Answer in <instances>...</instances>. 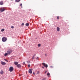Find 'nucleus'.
Returning <instances> with one entry per match:
<instances>
[{"label":"nucleus","mask_w":80,"mask_h":80,"mask_svg":"<svg viewBox=\"0 0 80 80\" xmlns=\"http://www.w3.org/2000/svg\"><path fill=\"white\" fill-rule=\"evenodd\" d=\"M17 67L18 68H20L21 67V65L20 64L17 65Z\"/></svg>","instance_id":"obj_8"},{"label":"nucleus","mask_w":80,"mask_h":80,"mask_svg":"<svg viewBox=\"0 0 80 80\" xmlns=\"http://www.w3.org/2000/svg\"><path fill=\"white\" fill-rule=\"evenodd\" d=\"M33 75H35V72H33Z\"/></svg>","instance_id":"obj_31"},{"label":"nucleus","mask_w":80,"mask_h":80,"mask_svg":"<svg viewBox=\"0 0 80 80\" xmlns=\"http://www.w3.org/2000/svg\"><path fill=\"white\" fill-rule=\"evenodd\" d=\"M14 28V27L13 26H12L11 27V28H12V29Z\"/></svg>","instance_id":"obj_20"},{"label":"nucleus","mask_w":80,"mask_h":80,"mask_svg":"<svg viewBox=\"0 0 80 80\" xmlns=\"http://www.w3.org/2000/svg\"><path fill=\"white\" fill-rule=\"evenodd\" d=\"M7 40V38L5 37L2 38V41L3 42H5Z\"/></svg>","instance_id":"obj_1"},{"label":"nucleus","mask_w":80,"mask_h":80,"mask_svg":"<svg viewBox=\"0 0 80 80\" xmlns=\"http://www.w3.org/2000/svg\"><path fill=\"white\" fill-rule=\"evenodd\" d=\"M28 67L29 68L30 67V64L28 65Z\"/></svg>","instance_id":"obj_25"},{"label":"nucleus","mask_w":80,"mask_h":80,"mask_svg":"<svg viewBox=\"0 0 80 80\" xmlns=\"http://www.w3.org/2000/svg\"><path fill=\"white\" fill-rule=\"evenodd\" d=\"M20 6H22V3L20 4Z\"/></svg>","instance_id":"obj_29"},{"label":"nucleus","mask_w":80,"mask_h":80,"mask_svg":"<svg viewBox=\"0 0 80 80\" xmlns=\"http://www.w3.org/2000/svg\"><path fill=\"white\" fill-rule=\"evenodd\" d=\"M14 64L15 65H18V62H14Z\"/></svg>","instance_id":"obj_11"},{"label":"nucleus","mask_w":80,"mask_h":80,"mask_svg":"<svg viewBox=\"0 0 80 80\" xmlns=\"http://www.w3.org/2000/svg\"><path fill=\"white\" fill-rule=\"evenodd\" d=\"M34 59V56H33V57H32V60H33V59Z\"/></svg>","instance_id":"obj_23"},{"label":"nucleus","mask_w":80,"mask_h":80,"mask_svg":"<svg viewBox=\"0 0 80 80\" xmlns=\"http://www.w3.org/2000/svg\"><path fill=\"white\" fill-rule=\"evenodd\" d=\"M45 57L47 56V54H45Z\"/></svg>","instance_id":"obj_30"},{"label":"nucleus","mask_w":80,"mask_h":80,"mask_svg":"<svg viewBox=\"0 0 80 80\" xmlns=\"http://www.w3.org/2000/svg\"><path fill=\"white\" fill-rule=\"evenodd\" d=\"M1 64L2 65H6V63L4 62H3L2 61H1Z\"/></svg>","instance_id":"obj_7"},{"label":"nucleus","mask_w":80,"mask_h":80,"mask_svg":"<svg viewBox=\"0 0 80 80\" xmlns=\"http://www.w3.org/2000/svg\"><path fill=\"white\" fill-rule=\"evenodd\" d=\"M3 73V71L2 70H1V74H2Z\"/></svg>","instance_id":"obj_14"},{"label":"nucleus","mask_w":80,"mask_h":80,"mask_svg":"<svg viewBox=\"0 0 80 80\" xmlns=\"http://www.w3.org/2000/svg\"><path fill=\"white\" fill-rule=\"evenodd\" d=\"M5 8H1V12H3L5 11Z\"/></svg>","instance_id":"obj_5"},{"label":"nucleus","mask_w":80,"mask_h":80,"mask_svg":"<svg viewBox=\"0 0 80 80\" xmlns=\"http://www.w3.org/2000/svg\"><path fill=\"white\" fill-rule=\"evenodd\" d=\"M24 25V23H22V26H23Z\"/></svg>","instance_id":"obj_27"},{"label":"nucleus","mask_w":80,"mask_h":80,"mask_svg":"<svg viewBox=\"0 0 80 80\" xmlns=\"http://www.w3.org/2000/svg\"><path fill=\"white\" fill-rule=\"evenodd\" d=\"M42 80H46V78H44L42 79Z\"/></svg>","instance_id":"obj_26"},{"label":"nucleus","mask_w":80,"mask_h":80,"mask_svg":"<svg viewBox=\"0 0 80 80\" xmlns=\"http://www.w3.org/2000/svg\"><path fill=\"white\" fill-rule=\"evenodd\" d=\"M8 53H6L4 55L5 56H7V55H8Z\"/></svg>","instance_id":"obj_16"},{"label":"nucleus","mask_w":80,"mask_h":80,"mask_svg":"<svg viewBox=\"0 0 80 80\" xmlns=\"http://www.w3.org/2000/svg\"><path fill=\"white\" fill-rule=\"evenodd\" d=\"M13 69H14V68L12 67H11L9 68V71H10V72H12V71H13Z\"/></svg>","instance_id":"obj_4"},{"label":"nucleus","mask_w":80,"mask_h":80,"mask_svg":"<svg viewBox=\"0 0 80 80\" xmlns=\"http://www.w3.org/2000/svg\"><path fill=\"white\" fill-rule=\"evenodd\" d=\"M27 62L28 63H30V62L29 61H27Z\"/></svg>","instance_id":"obj_19"},{"label":"nucleus","mask_w":80,"mask_h":80,"mask_svg":"<svg viewBox=\"0 0 80 80\" xmlns=\"http://www.w3.org/2000/svg\"><path fill=\"white\" fill-rule=\"evenodd\" d=\"M47 76H50V73H48V74H47Z\"/></svg>","instance_id":"obj_17"},{"label":"nucleus","mask_w":80,"mask_h":80,"mask_svg":"<svg viewBox=\"0 0 80 80\" xmlns=\"http://www.w3.org/2000/svg\"><path fill=\"white\" fill-rule=\"evenodd\" d=\"M39 59V58H38V57H37V60H38Z\"/></svg>","instance_id":"obj_24"},{"label":"nucleus","mask_w":80,"mask_h":80,"mask_svg":"<svg viewBox=\"0 0 80 80\" xmlns=\"http://www.w3.org/2000/svg\"><path fill=\"white\" fill-rule=\"evenodd\" d=\"M50 67L51 68H53V66H51V67Z\"/></svg>","instance_id":"obj_32"},{"label":"nucleus","mask_w":80,"mask_h":80,"mask_svg":"<svg viewBox=\"0 0 80 80\" xmlns=\"http://www.w3.org/2000/svg\"><path fill=\"white\" fill-rule=\"evenodd\" d=\"M12 52V51L11 49H9L7 51V53H8V54H10Z\"/></svg>","instance_id":"obj_2"},{"label":"nucleus","mask_w":80,"mask_h":80,"mask_svg":"<svg viewBox=\"0 0 80 80\" xmlns=\"http://www.w3.org/2000/svg\"><path fill=\"white\" fill-rule=\"evenodd\" d=\"M47 72V71H46V72H45V73H46Z\"/></svg>","instance_id":"obj_34"},{"label":"nucleus","mask_w":80,"mask_h":80,"mask_svg":"<svg viewBox=\"0 0 80 80\" xmlns=\"http://www.w3.org/2000/svg\"><path fill=\"white\" fill-rule=\"evenodd\" d=\"M42 64L43 65L44 67H46V68H47L48 67V65L46 64L45 63H42Z\"/></svg>","instance_id":"obj_3"},{"label":"nucleus","mask_w":80,"mask_h":80,"mask_svg":"<svg viewBox=\"0 0 80 80\" xmlns=\"http://www.w3.org/2000/svg\"><path fill=\"white\" fill-rule=\"evenodd\" d=\"M57 19H59V17L58 16V17H57Z\"/></svg>","instance_id":"obj_21"},{"label":"nucleus","mask_w":80,"mask_h":80,"mask_svg":"<svg viewBox=\"0 0 80 80\" xmlns=\"http://www.w3.org/2000/svg\"><path fill=\"white\" fill-rule=\"evenodd\" d=\"M32 69H29V70H28V72L30 73V74L32 73Z\"/></svg>","instance_id":"obj_6"},{"label":"nucleus","mask_w":80,"mask_h":80,"mask_svg":"<svg viewBox=\"0 0 80 80\" xmlns=\"http://www.w3.org/2000/svg\"><path fill=\"white\" fill-rule=\"evenodd\" d=\"M20 1V0H16L15 2H19Z\"/></svg>","instance_id":"obj_13"},{"label":"nucleus","mask_w":80,"mask_h":80,"mask_svg":"<svg viewBox=\"0 0 80 80\" xmlns=\"http://www.w3.org/2000/svg\"><path fill=\"white\" fill-rule=\"evenodd\" d=\"M5 60L7 62H8V61H7V60L5 59Z\"/></svg>","instance_id":"obj_28"},{"label":"nucleus","mask_w":80,"mask_h":80,"mask_svg":"<svg viewBox=\"0 0 80 80\" xmlns=\"http://www.w3.org/2000/svg\"><path fill=\"white\" fill-rule=\"evenodd\" d=\"M5 30V29H2L1 30V32H3Z\"/></svg>","instance_id":"obj_15"},{"label":"nucleus","mask_w":80,"mask_h":80,"mask_svg":"<svg viewBox=\"0 0 80 80\" xmlns=\"http://www.w3.org/2000/svg\"><path fill=\"white\" fill-rule=\"evenodd\" d=\"M41 46V44H38V47H40Z\"/></svg>","instance_id":"obj_18"},{"label":"nucleus","mask_w":80,"mask_h":80,"mask_svg":"<svg viewBox=\"0 0 80 80\" xmlns=\"http://www.w3.org/2000/svg\"><path fill=\"white\" fill-rule=\"evenodd\" d=\"M0 4L1 5H2L3 4V1H1L0 2Z\"/></svg>","instance_id":"obj_10"},{"label":"nucleus","mask_w":80,"mask_h":80,"mask_svg":"<svg viewBox=\"0 0 80 80\" xmlns=\"http://www.w3.org/2000/svg\"><path fill=\"white\" fill-rule=\"evenodd\" d=\"M42 68H43L44 69V67H42Z\"/></svg>","instance_id":"obj_33"},{"label":"nucleus","mask_w":80,"mask_h":80,"mask_svg":"<svg viewBox=\"0 0 80 80\" xmlns=\"http://www.w3.org/2000/svg\"><path fill=\"white\" fill-rule=\"evenodd\" d=\"M37 74H39V72L38 71L37 72Z\"/></svg>","instance_id":"obj_22"},{"label":"nucleus","mask_w":80,"mask_h":80,"mask_svg":"<svg viewBox=\"0 0 80 80\" xmlns=\"http://www.w3.org/2000/svg\"><path fill=\"white\" fill-rule=\"evenodd\" d=\"M29 25V24H28V23H27L26 24V26H28Z\"/></svg>","instance_id":"obj_12"},{"label":"nucleus","mask_w":80,"mask_h":80,"mask_svg":"<svg viewBox=\"0 0 80 80\" xmlns=\"http://www.w3.org/2000/svg\"><path fill=\"white\" fill-rule=\"evenodd\" d=\"M57 31H58V32H59V31H60V28H59L58 27H57Z\"/></svg>","instance_id":"obj_9"}]
</instances>
